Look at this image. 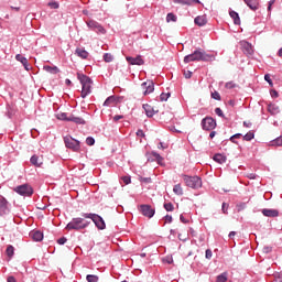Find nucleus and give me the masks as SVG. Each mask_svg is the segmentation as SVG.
Segmentation results:
<instances>
[{
	"label": "nucleus",
	"mask_w": 282,
	"mask_h": 282,
	"mask_svg": "<svg viewBox=\"0 0 282 282\" xmlns=\"http://www.w3.org/2000/svg\"><path fill=\"white\" fill-rule=\"evenodd\" d=\"M214 54H208L204 48H196L193 53L184 57V63H195L202 61L203 63H213L215 61Z\"/></svg>",
	"instance_id": "nucleus-1"
},
{
	"label": "nucleus",
	"mask_w": 282,
	"mask_h": 282,
	"mask_svg": "<svg viewBox=\"0 0 282 282\" xmlns=\"http://www.w3.org/2000/svg\"><path fill=\"white\" fill-rule=\"evenodd\" d=\"M77 79L82 85V98L89 96V94H91V85H94V80H91L89 76L83 73H77Z\"/></svg>",
	"instance_id": "nucleus-2"
},
{
	"label": "nucleus",
	"mask_w": 282,
	"mask_h": 282,
	"mask_svg": "<svg viewBox=\"0 0 282 282\" xmlns=\"http://www.w3.org/2000/svg\"><path fill=\"white\" fill-rule=\"evenodd\" d=\"M91 224V221L85 220V218H73L67 225L66 230H85Z\"/></svg>",
	"instance_id": "nucleus-3"
},
{
	"label": "nucleus",
	"mask_w": 282,
	"mask_h": 282,
	"mask_svg": "<svg viewBox=\"0 0 282 282\" xmlns=\"http://www.w3.org/2000/svg\"><path fill=\"white\" fill-rule=\"evenodd\" d=\"M82 217H84V219H91V221H94L98 230H105V228H107V224H105V219L101 218V216L98 214L82 213Z\"/></svg>",
	"instance_id": "nucleus-4"
},
{
	"label": "nucleus",
	"mask_w": 282,
	"mask_h": 282,
	"mask_svg": "<svg viewBox=\"0 0 282 282\" xmlns=\"http://www.w3.org/2000/svg\"><path fill=\"white\" fill-rule=\"evenodd\" d=\"M64 144L66 149L78 153L80 151V141L74 139L72 135L64 137Z\"/></svg>",
	"instance_id": "nucleus-5"
},
{
	"label": "nucleus",
	"mask_w": 282,
	"mask_h": 282,
	"mask_svg": "<svg viewBox=\"0 0 282 282\" xmlns=\"http://www.w3.org/2000/svg\"><path fill=\"white\" fill-rule=\"evenodd\" d=\"M183 180L188 188H202V177L183 175Z\"/></svg>",
	"instance_id": "nucleus-6"
},
{
	"label": "nucleus",
	"mask_w": 282,
	"mask_h": 282,
	"mask_svg": "<svg viewBox=\"0 0 282 282\" xmlns=\"http://www.w3.org/2000/svg\"><path fill=\"white\" fill-rule=\"evenodd\" d=\"M14 191L18 193V195H21L22 197H32L34 195V188L30 186L29 184H22L20 186H17Z\"/></svg>",
	"instance_id": "nucleus-7"
},
{
	"label": "nucleus",
	"mask_w": 282,
	"mask_h": 282,
	"mask_svg": "<svg viewBox=\"0 0 282 282\" xmlns=\"http://www.w3.org/2000/svg\"><path fill=\"white\" fill-rule=\"evenodd\" d=\"M200 126L204 131H213V129H217V121L213 117H205L202 119Z\"/></svg>",
	"instance_id": "nucleus-8"
},
{
	"label": "nucleus",
	"mask_w": 282,
	"mask_h": 282,
	"mask_svg": "<svg viewBox=\"0 0 282 282\" xmlns=\"http://www.w3.org/2000/svg\"><path fill=\"white\" fill-rule=\"evenodd\" d=\"M139 213H141L143 217H148V219H153L155 216V208L149 204H142L139 206Z\"/></svg>",
	"instance_id": "nucleus-9"
},
{
	"label": "nucleus",
	"mask_w": 282,
	"mask_h": 282,
	"mask_svg": "<svg viewBox=\"0 0 282 282\" xmlns=\"http://www.w3.org/2000/svg\"><path fill=\"white\" fill-rule=\"evenodd\" d=\"M86 25H87V28L93 30V32H97V34H107V30H105V26L95 20L87 21Z\"/></svg>",
	"instance_id": "nucleus-10"
},
{
	"label": "nucleus",
	"mask_w": 282,
	"mask_h": 282,
	"mask_svg": "<svg viewBox=\"0 0 282 282\" xmlns=\"http://www.w3.org/2000/svg\"><path fill=\"white\" fill-rule=\"evenodd\" d=\"M10 214V202L3 196H0V217H6Z\"/></svg>",
	"instance_id": "nucleus-11"
},
{
	"label": "nucleus",
	"mask_w": 282,
	"mask_h": 282,
	"mask_svg": "<svg viewBox=\"0 0 282 282\" xmlns=\"http://www.w3.org/2000/svg\"><path fill=\"white\" fill-rule=\"evenodd\" d=\"M143 91V96H149V94H153L155 91V83L153 80H148L141 84Z\"/></svg>",
	"instance_id": "nucleus-12"
},
{
	"label": "nucleus",
	"mask_w": 282,
	"mask_h": 282,
	"mask_svg": "<svg viewBox=\"0 0 282 282\" xmlns=\"http://www.w3.org/2000/svg\"><path fill=\"white\" fill-rule=\"evenodd\" d=\"M145 156L148 162H158V164H162V162H164V158H162V155L155 151L148 152Z\"/></svg>",
	"instance_id": "nucleus-13"
},
{
	"label": "nucleus",
	"mask_w": 282,
	"mask_h": 282,
	"mask_svg": "<svg viewBox=\"0 0 282 282\" xmlns=\"http://www.w3.org/2000/svg\"><path fill=\"white\" fill-rule=\"evenodd\" d=\"M241 50L246 56H252L254 54V50L252 48V44L248 41L240 42Z\"/></svg>",
	"instance_id": "nucleus-14"
},
{
	"label": "nucleus",
	"mask_w": 282,
	"mask_h": 282,
	"mask_svg": "<svg viewBox=\"0 0 282 282\" xmlns=\"http://www.w3.org/2000/svg\"><path fill=\"white\" fill-rule=\"evenodd\" d=\"M126 61L129 63V65H144L142 55H138L137 57L127 56Z\"/></svg>",
	"instance_id": "nucleus-15"
},
{
	"label": "nucleus",
	"mask_w": 282,
	"mask_h": 282,
	"mask_svg": "<svg viewBox=\"0 0 282 282\" xmlns=\"http://www.w3.org/2000/svg\"><path fill=\"white\" fill-rule=\"evenodd\" d=\"M15 61L21 63L26 72H30V64L28 63V58L25 56H23L22 54H17Z\"/></svg>",
	"instance_id": "nucleus-16"
},
{
	"label": "nucleus",
	"mask_w": 282,
	"mask_h": 282,
	"mask_svg": "<svg viewBox=\"0 0 282 282\" xmlns=\"http://www.w3.org/2000/svg\"><path fill=\"white\" fill-rule=\"evenodd\" d=\"M120 100H122V97L109 96L104 101V107H111V105H116V102H120Z\"/></svg>",
	"instance_id": "nucleus-17"
},
{
	"label": "nucleus",
	"mask_w": 282,
	"mask_h": 282,
	"mask_svg": "<svg viewBox=\"0 0 282 282\" xmlns=\"http://www.w3.org/2000/svg\"><path fill=\"white\" fill-rule=\"evenodd\" d=\"M245 1L246 6L250 8L253 12H257L259 10V0H242Z\"/></svg>",
	"instance_id": "nucleus-18"
},
{
	"label": "nucleus",
	"mask_w": 282,
	"mask_h": 282,
	"mask_svg": "<svg viewBox=\"0 0 282 282\" xmlns=\"http://www.w3.org/2000/svg\"><path fill=\"white\" fill-rule=\"evenodd\" d=\"M142 108L144 109L148 118H153L155 116V110L153 109V107H151V105L143 104Z\"/></svg>",
	"instance_id": "nucleus-19"
},
{
	"label": "nucleus",
	"mask_w": 282,
	"mask_h": 282,
	"mask_svg": "<svg viewBox=\"0 0 282 282\" xmlns=\"http://www.w3.org/2000/svg\"><path fill=\"white\" fill-rule=\"evenodd\" d=\"M214 162H217V164H226V161L228 160V158L221 153H216L213 156Z\"/></svg>",
	"instance_id": "nucleus-20"
},
{
	"label": "nucleus",
	"mask_w": 282,
	"mask_h": 282,
	"mask_svg": "<svg viewBox=\"0 0 282 282\" xmlns=\"http://www.w3.org/2000/svg\"><path fill=\"white\" fill-rule=\"evenodd\" d=\"M75 54L76 56H78L79 58H83L84 61L89 58V52H87V50L85 48H76Z\"/></svg>",
	"instance_id": "nucleus-21"
},
{
	"label": "nucleus",
	"mask_w": 282,
	"mask_h": 282,
	"mask_svg": "<svg viewBox=\"0 0 282 282\" xmlns=\"http://www.w3.org/2000/svg\"><path fill=\"white\" fill-rule=\"evenodd\" d=\"M30 162L33 166H36L37 169H41V166H43V161H41V159L36 154H33L31 156Z\"/></svg>",
	"instance_id": "nucleus-22"
},
{
	"label": "nucleus",
	"mask_w": 282,
	"mask_h": 282,
	"mask_svg": "<svg viewBox=\"0 0 282 282\" xmlns=\"http://www.w3.org/2000/svg\"><path fill=\"white\" fill-rule=\"evenodd\" d=\"M262 215L264 217H279V212H278V209L264 208V209H262Z\"/></svg>",
	"instance_id": "nucleus-23"
},
{
	"label": "nucleus",
	"mask_w": 282,
	"mask_h": 282,
	"mask_svg": "<svg viewBox=\"0 0 282 282\" xmlns=\"http://www.w3.org/2000/svg\"><path fill=\"white\" fill-rule=\"evenodd\" d=\"M195 25H198L199 28H204L206 23H208V20H206V17L204 15H198L194 19Z\"/></svg>",
	"instance_id": "nucleus-24"
},
{
	"label": "nucleus",
	"mask_w": 282,
	"mask_h": 282,
	"mask_svg": "<svg viewBox=\"0 0 282 282\" xmlns=\"http://www.w3.org/2000/svg\"><path fill=\"white\" fill-rule=\"evenodd\" d=\"M229 17L232 19L235 25H241V18L237 11H229Z\"/></svg>",
	"instance_id": "nucleus-25"
},
{
	"label": "nucleus",
	"mask_w": 282,
	"mask_h": 282,
	"mask_svg": "<svg viewBox=\"0 0 282 282\" xmlns=\"http://www.w3.org/2000/svg\"><path fill=\"white\" fill-rule=\"evenodd\" d=\"M268 111L269 113H271V116H276V113L281 112V110L279 109V106H276L275 104H269Z\"/></svg>",
	"instance_id": "nucleus-26"
},
{
	"label": "nucleus",
	"mask_w": 282,
	"mask_h": 282,
	"mask_svg": "<svg viewBox=\"0 0 282 282\" xmlns=\"http://www.w3.org/2000/svg\"><path fill=\"white\" fill-rule=\"evenodd\" d=\"M68 120H70L69 122H74L75 124H87V121H85V119L76 117L74 115H70Z\"/></svg>",
	"instance_id": "nucleus-27"
},
{
	"label": "nucleus",
	"mask_w": 282,
	"mask_h": 282,
	"mask_svg": "<svg viewBox=\"0 0 282 282\" xmlns=\"http://www.w3.org/2000/svg\"><path fill=\"white\" fill-rule=\"evenodd\" d=\"M30 235L33 241H41L43 239V232L41 230L32 231Z\"/></svg>",
	"instance_id": "nucleus-28"
},
{
	"label": "nucleus",
	"mask_w": 282,
	"mask_h": 282,
	"mask_svg": "<svg viewBox=\"0 0 282 282\" xmlns=\"http://www.w3.org/2000/svg\"><path fill=\"white\" fill-rule=\"evenodd\" d=\"M45 72H48V74H58L61 69L57 66H44Z\"/></svg>",
	"instance_id": "nucleus-29"
},
{
	"label": "nucleus",
	"mask_w": 282,
	"mask_h": 282,
	"mask_svg": "<svg viewBox=\"0 0 282 282\" xmlns=\"http://www.w3.org/2000/svg\"><path fill=\"white\" fill-rule=\"evenodd\" d=\"M173 193H174L175 195H178V196L184 195V189L182 188V185H181V184L174 185V187H173Z\"/></svg>",
	"instance_id": "nucleus-30"
},
{
	"label": "nucleus",
	"mask_w": 282,
	"mask_h": 282,
	"mask_svg": "<svg viewBox=\"0 0 282 282\" xmlns=\"http://www.w3.org/2000/svg\"><path fill=\"white\" fill-rule=\"evenodd\" d=\"M57 120H63L64 122H69V117H67V112H59L56 115Z\"/></svg>",
	"instance_id": "nucleus-31"
},
{
	"label": "nucleus",
	"mask_w": 282,
	"mask_h": 282,
	"mask_svg": "<svg viewBox=\"0 0 282 282\" xmlns=\"http://www.w3.org/2000/svg\"><path fill=\"white\" fill-rule=\"evenodd\" d=\"M166 22L167 23H177V15L175 13H167L166 15Z\"/></svg>",
	"instance_id": "nucleus-32"
},
{
	"label": "nucleus",
	"mask_w": 282,
	"mask_h": 282,
	"mask_svg": "<svg viewBox=\"0 0 282 282\" xmlns=\"http://www.w3.org/2000/svg\"><path fill=\"white\" fill-rule=\"evenodd\" d=\"M6 254L7 257H9V259H12V257H14V247L12 245H9L7 247Z\"/></svg>",
	"instance_id": "nucleus-33"
},
{
	"label": "nucleus",
	"mask_w": 282,
	"mask_h": 282,
	"mask_svg": "<svg viewBox=\"0 0 282 282\" xmlns=\"http://www.w3.org/2000/svg\"><path fill=\"white\" fill-rule=\"evenodd\" d=\"M226 281H228V273L227 272L220 273L216 278V282H226Z\"/></svg>",
	"instance_id": "nucleus-34"
},
{
	"label": "nucleus",
	"mask_w": 282,
	"mask_h": 282,
	"mask_svg": "<svg viewBox=\"0 0 282 282\" xmlns=\"http://www.w3.org/2000/svg\"><path fill=\"white\" fill-rule=\"evenodd\" d=\"M242 138L246 142H251V140H254V132L249 131Z\"/></svg>",
	"instance_id": "nucleus-35"
},
{
	"label": "nucleus",
	"mask_w": 282,
	"mask_h": 282,
	"mask_svg": "<svg viewBox=\"0 0 282 282\" xmlns=\"http://www.w3.org/2000/svg\"><path fill=\"white\" fill-rule=\"evenodd\" d=\"M236 208L238 213H241V210H246V208H248V203L240 202L236 205Z\"/></svg>",
	"instance_id": "nucleus-36"
},
{
	"label": "nucleus",
	"mask_w": 282,
	"mask_h": 282,
	"mask_svg": "<svg viewBox=\"0 0 282 282\" xmlns=\"http://www.w3.org/2000/svg\"><path fill=\"white\" fill-rule=\"evenodd\" d=\"M99 280H100V278H98V275H96V274H87L86 275L87 282H98Z\"/></svg>",
	"instance_id": "nucleus-37"
},
{
	"label": "nucleus",
	"mask_w": 282,
	"mask_h": 282,
	"mask_svg": "<svg viewBox=\"0 0 282 282\" xmlns=\"http://www.w3.org/2000/svg\"><path fill=\"white\" fill-rule=\"evenodd\" d=\"M163 208L167 213H173L175 210V206H173V203H164Z\"/></svg>",
	"instance_id": "nucleus-38"
},
{
	"label": "nucleus",
	"mask_w": 282,
	"mask_h": 282,
	"mask_svg": "<svg viewBox=\"0 0 282 282\" xmlns=\"http://www.w3.org/2000/svg\"><path fill=\"white\" fill-rule=\"evenodd\" d=\"M169 98H171V93H162L160 95L161 102H166V100H169Z\"/></svg>",
	"instance_id": "nucleus-39"
},
{
	"label": "nucleus",
	"mask_w": 282,
	"mask_h": 282,
	"mask_svg": "<svg viewBox=\"0 0 282 282\" xmlns=\"http://www.w3.org/2000/svg\"><path fill=\"white\" fill-rule=\"evenodd\" d=\"M104 61H105V63H112L113 56L111 55V53H105Z\"/></svg>",
	"instance_id": "nucleus-40"
},
{
	"label": "nucleus",
	"mask_w": 282,
	"mask_h": 282,
	"mask_svg": "<svg viewBox=\"0 0 282 282\" xmlns=\"http://www.w3.org/2000/svg\"><path fill=\"white\" fill-rule=\"evenodd\" d=\"M86 144L88 147H94L96 144V139H94V137H87L86 138Z\"/></svg>",
	"instance_id": "nucleus-41"
},
{
	"label": "nucleus",
	"mask_w": 282,
	"mask_h": 282,
	"mask_svg": "<svg viewBox=\"0 0 282 282\" xmlns=\"http://www.w3.org/2000/svg\"><path fill=\"white\" fill-rule=\"evenodd\" d=\"M47 6H48V8H51L52 10H58V8H59L58 2H56V1H50V2L47 3Z\"/></svg>",
	"instance_id": "nucleus-42"
},
{
	"label": "nucleus",
	"mask_w": 282,
	"mask_h": 282,
	"mask_svg": "<svg viewBox=\"0 0 282 282\" xmlns=\"http://www.w3.org/2000/svg\"><path fill=\"white\" fill-rule=\"evenodd\" d=\"M139 181L142 184H151V182H153V180H151V177H142V176L139 177Z\"/></svg>",
	"instance_id": "nucleus-43"
},
{
	"label": "nucleus",
	"mask_w": 282,
	"mask_h": 282,
	"mask_svg": "<svg viewBox=\"0 0 282 282\" xmlns=\"http://www.w3.org/2000/svg\"><path fill=\"white\" fill-rule=\"evenodd\" d=\"M264 80L270 85V87H274V83L272 82V78L270 77V74L264 75Z\"/></svg>",
	"instance_id": "nucleus-44"
},
{
	"label": "nucleus",
	"mask_w": 282,
	"mask_h": 282,
	"mask_svg": "<svg viewBox=\"0 0 282 282\" xmlns=\"http://www.w3.org/2000/svg\"><path fill=\"white\" fill-rule=\"evenodd\" d=\"M212 98L214 100H221V95L219 94V91L215 90L214 93H212Z\"/></svg>",
	"instance_id": "nucleus-45"
},
{
	"label": "nucleus",
	"mask_w": 282,
	"mask_h": 282,
	"mask_svg": "<svg viewBox=\"0 0 282 282\" xmlns=\"http://www.w3.org/2000/svg\"><path fill=\"white\" fill-rule=\"evenodd\" d=\"M228 208H229V205L227 203H223V205H221V213L224 215H228Z\"/></svg>",
	"instance_id": "nucleus-46"
},
{
	"label": "nucleus",
	"mask_w": 282,
	"mask_h": 282,
	"mask_svg": "<svg viewBox=\"0 0 282 282\" xmlns=\"http://www.w3.org/2000/svg\"><path fill=\"white\" fill-rule=\"evenodd\" d=\"M215 113H216V116H218L219 118H226V116L224 115V110H221V108H216V109H215Z\"/></svg>",
	"instance_id": "nucleus-47"
},
{
	"label": "nucleus",
	"mask_w": 282,
	"mask_h": 282,
	"mask_svg": "<svg viewBox=\"0 0 282 282\" xmlns=\"http://www.w3.org/2000/svg\"><path fill=\"white\" fill-rule=\"evenodd\" d=\"M205 259H213V250L206 249L205 251Z\"/></svg>",
	"instance_id": "nucleus-48"
},
{
	"label": "nucleus",
	"mask_w": 282,
	"mask_h": 282,
	"mask_svg": "<svg viewBox=\"0 0 282 282\" xmlns=\"http://www.w3.org/2000/svg\"><path fill=\"white\" fill-rule=\"evenodd\" d=\"M121 181L123 182V184L129 185V183L131 182V176H122Z\"/></svg>",
	"instance_id": "nucleus-49"
},
{
	"label": "nucleus",
	"mask_w": 282,
	"mask_h": 282,
	"mask_svg": "<svg viewBox=\"0 0 282 282\" xmlns=\"http://www.w3.org/2000/svg\"><path fill=\"white\" fill-rule=\"evenodd\" d=\"M57 243L59 246H65V243H67V239L65 237H62V238L57 239Z\"/></svg>",
	"instance_id": "nucleus-50"
},
{
	"label": "nucleus",
	"mask_w": 282,
	"mask_h": 282,
	"mask_svg": "<svg viewBox=\"0 0 282 282\" xmlns=\"http://www.w3.org/2000/svg\"><path fill=\"white\" fill-rule=\"evenodd\" d=\"M174 3H178L180 6H187L189 2L188 0H174Z\"/></svg>",
	"instance_id": "nucleus-51"
},
{
	"label": "nucleus",
	"mask_w": 282,
	"mask_h": 282,
	"mask_svg": "<svg viewBox=\"0 0 282 282\" xmlns=\"http://www.w3.org/2000/svg\"><path fill=\"white\" fill-rule=\"evenodd\" d=\"M271 98H279V91L271 89L270 90Z\"/></svg>",
	"instance_id": "nucleus-52"
},
{
	"label": "nucleus",
	"mask_w": 282,
	"mask_h": 282,
	"mask_svg": "<svg viewBox=\"0 0 282 282\" xmlns=\"http://www.w3.org/2000/svg\"><path fill=\"white\" fill-rule=\"evenodd\" d=\"M184 77L185 78H193V72H191V70H184Z\"/></svg>",
	"instance_id": "nucleus-53"
},
{
	"label": "nucleus",
	"mask_w": 282,
	"mask_h": 282,
	"mask_svg": "<svg viewBox=\"0 0 282 282\" xmlns=\"http://www.w3.org/2000/svg\"><path fill=\"white\" fill-rule=\"evenodd\" d=\"M235 87H237V85L232 82H229V83L226 84L227 89H235Z\"/></svg>",
	"instance_id": "nucleus-54"
},
{
	"label": "nucleus",
	"mask_w": 282,
	"mask_h": 282,
	"mask_svg": "<svg viewBox=\"0 0 282 282\" xmlns=\"http://www.w3.org/2000/svg\"><path fill=\"white\" fill-rule=\"evenodd\" d=\"M242 137H243V134H241V133H236V134H234V135L230 137V141H232V140H239V138H242Z\"/></svg>",
	"instance_id": "nucleus-55"
},
{
	"label": "nucleus",
	"mask_w": 282,
	"mask_h": 282,
	"mask_svg": "<svg viewBox=\"0 0 282 282\" xmlns=\"http://www.w3.org/2000/svg\"><path fill=\"white\" fill-rule=\"evenodd\" d=\"M263 252L264 254H270V252H272V247H269V246L263 247Z\"/></svg>",
	"instance_id": "nucleus-56"
},
{
	"label": "nucleus",
	"mask_w": 282,
	"mask_h": 282,
	"mask_svg": "<svg viewBox=\"0 0 282 282\" xmlns=\"http://www.w3.org/2000/svg\"><path fill=\"white\" fill-rule=\"evenodd\" d=\"M164 219H165V221H167V224H173V216H171V215H165V216H164Z\"/></svg>",
	"instance_id": "nucleus-57"
},
{
	"label": "nucleus",
	"mask_w": 282,
	"mask_h": 282,
	"mask_svg": "<svg viewBox=\"0 0 282 282\" xmlns=\"http://www.w3.org/2000/svg\"><path fill=\"white\" fill-rule=\"evenodd\" d=\"M163 261L165 263H169V265H171V263H173V257H166V258L163 259Z\"/></svg>",
	"instance_id": "nucleus-58"
},
{
	"label": "nucleus",
	"mask_w": 282,
	"mask_h": 282,
	"mask_svg": "<svg viewBox=\"0 0 282 282\" xmlns=\"http://www.w3.org/2000/svg\"><path fill=\"white\" fill-rule=\"evenodd\" d=\"M137 135L139 137V138H144V131L143 130H141V129H139L138 131H137Z\"/></svg>",
	"instance_id": "nucleus-59"
},
{
	"label": "nucleus",
	"mask_w": 282,
	"mask_h": 282,
	"mask_svg": "<svg viewBox=\"0 0 282 282\" xmlns=\"http://www.w3.org/2000/svg\"><path fill=\"white\" fill-rule=\"evenodd\" d=\"M122 118H124V116H122V115H117V116L113 117V121H115V122H118V120H122Z\"/></svg>",
	"instance_id": "nucleus-60"
},
{
	"label": "nucleus",
	"mask_w": 282,
	"mask_h": 282,
	"mask_svg": "<svg viewBox=\"0 0 282 282\" xmlns=\"http://www.w3.org/2000/svg\"><path fill=\"white\" fill-rule=\"evenodd\" d=\"M248 180H257V174L250 173L247 175Z\"/></svg>",
	"instance_id": "nucleus-61"
},
{
	"label": "nucleus",
	"mask_w": 282,
	"mask_h": 282,
	"mask_svg": "<svg viewBox=\"0 0 282 282\" xmlns=\"http://www.w3.org/2000/svg\"><path fill=\"white\" fill-rule=\"evenodd\" d=\"M275 281L276 282H282V273L275 274Z\"/></svg>",
	"instance_id": "nucleus-62"
},
{
	"label": "nucleus",
	"mask_w": 282,
	"mask_h": 282,
	"mask_svg": "<svg viewBox=\"0 0 282 282\" xmlns=\"http://www.w3.org/2000/svg\"><path fill=\"white\" fill-rule=\"evenodd\" d=\"M7 282H17V278L13 275L8 276Z\"/></svg>",
	"instance_id": "nucleus-63"
},
{
	"label": "nucleus",
	"mask_w": 282,
	"mask_h": 282,
	"mask_svg": "<svg viewBox=\"0 0 282 282\" xmlns=\"http://www.w3.org/2000/svg\"><path fill=\"white\" fill-rule=\"evenodd\" d=\"M167 147L164 144V142H160L159 144H158V149H166Z\"/></svg>",
	"instance_id": "nucleus-64"
}]
</instances>
